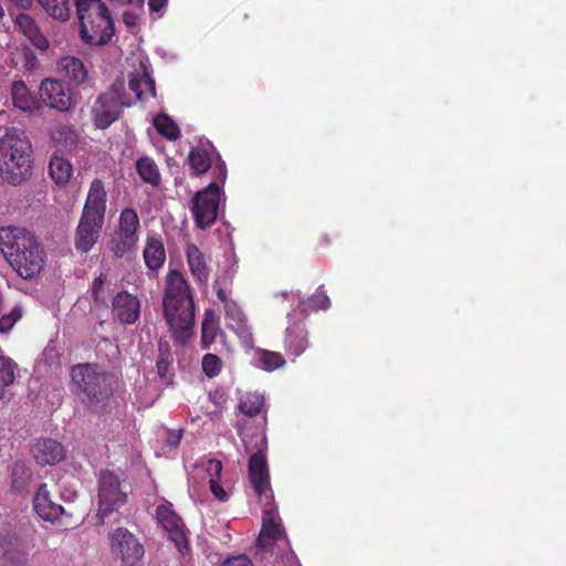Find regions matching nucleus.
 <instances>
[{
  "label": "nucleus",
  "mask_w": 566,
  "mask_h": 566,
  "mask_svg": "<svg viewBox=\"0 0 566 566\" xmlns=\"http://www.w3.org/2000/svg\"><path fill=\"white\" fill-rule=\"evenodd\" d=\"M30 451L34 461L41 467L54 465L61 462L66 454L61 442L48 437L34 439Z\"/></svg>",
  "instance_id": "14"
},
{
  "label": "nucleus",
  "mask_w": 566,
  "mask_h": 566,
  "mask_svg": "<svg viewBox=\"0 0 566 566\" xmlns=\"http://www.w3.org/2000/svg\"><path fill=\"white\" fill-rule=\"evenodd\" d=\"M224 305V313L226 316L234 321L235 323H241L243 318V313L240 308V306L229 297H227V301H221Z\"/></svg>",
  "instance_id": "43"
},
{
  "label": "nucleus",
  "mask_w": 566,
  "mask_h": 566,
  "mask_svg": "<svg viewBox=\"0 0 566 566\" xmlns=\"http://www.w3.org/2000/svg\"><path fill=\"white\" fill-rule=\"evenodd\" d=\"M73 172L70 161L60 156H53L49 163V174L56 185L69 182Z\"/></svg>",
  "instance_id": "29"
},
{
  "label": "nucleus",
  "mask_w": 566,
  "mask_h": 566,
  "mask_svg": "<svg viewBox=\"0 0 566 566\" xmlns=\"http://www.w3.org/2000/svg\"><path fill=\"white\" fill-rule=\"evenodd\" d=\"M222 369V360L218 355L206 354L202 357V370L207 377L213 378L220 374Z\"/></svg>",
  "instance_id": "40"
},
{
  "label": "nucleus",
  "mask_w": 566,
  "mask_h": 566,
  "mask_svg": "<svg viewBox=\"0 0 566 566\" xmlns=\"http://www.w3.org/2000/svg\"><path fill=\"white\" fill-rule=\"evenodd\" d=\"M219 205L220 186L218 182H211L205 189L196 192L190 202V210L199 229L206 230L214 223Z\"/></svg>",
  "instance_id": "10"
},
{
  "label": "nucleus",
  "mask_w": 566,
  "mask_h": 566,
  "mask_svg": "<svg viewBox=\"0 0 566 566\" xmlns=\"http://www.w3.org/2000/svg\"><path fill=\"white\" fill-rule=\"evenodd\" d=\"M154 126L157 132L168 140H177L180 137L178 125L167 114H158L154 118Z\"/></svg>",
  "instance_id": "34"
},
{
  "label": "nucleus",
  "mask_w": 566,
  "mask_h": 566,
  "mask_svg": "<svg viewBox=\"0 0 566 566\" xmlns=\"http://www.w3.org/2000/svg\"><path fill=\"white\" fill-rule=\"evenodd\" d=\"M11 486L17 492L27 490L31 478L32 471L23 461H15L10 469Z\"/></svg>",
  "instance_id": "30"
},
{
  "label": "nucleus",
  "mask_w": 566,
  "mask_h": 566,
  "mask_svg": "<svg viewBox=\"0 0 566 566\" xmlns=\"http://www.w3.org/2000/svg\"><path fill=\"white\" fill-rule=\"evenodd\" d=\"M33 506L39 516L45 521L57 520L64 512L62 505L52 501L45 483H42L33 499Z\"/></svg>",
  "instance_id": "20"
},
{
  "label": "nucleus",
  "mask_w": 566,
  "mask_h": 566,
  "mask_svg": "<svg viewBox=\"0 0 566 566\" xmlns=\"http://www.w3.org/2000/svg\"><path fill=\"white\" fill-rule=\"evenodd\" d=\"M310 347L308 331L305 319L291 323L284 333V349L294 358L301 356Z\"/></svg>",
  "instance_id": "16"
},
{
  "label": "nucleus",
  "mask_w": 566,
  "mask_h": 566,
  "mask_svg": "<svg viewBox=\"0 0 566 566\" xmlns=\"http://www.w3.org/2000/svg\"><path fill=\"white\" fill-rule=\"evenodd\" d=\"M13 24L15 30L22 33L35 49L44 52L50 48L48 38L41 31L35 19L28 14L27 11L15 14Z\"/></svg>",
  "instance_id": "17"
},
{
  "label": "nucleus",
  "mask_w": 566,
  "mask_h": 566,
  "mask_svg": "<svg viewBox=\"0 0 566 566\" xmlns=\"http://www.w3.org/2000/svg\"><path fill=\"white\" fill-rule=\"evenodd\" d=\"M233 275L229 271L219 274L213 282V291L219 301H227L232 293Z\"/></svg>",
  "instance_id": "37"
},
{
  "label": "nucleus",
  "mask_w": 566,
  "mask_h": 566,
  "mask_svg": "<svg viewBox=\"0 0 566 566\" xmlns=\"http://www.w3.org/2000/svg\"><path fill=\"white\" fill-rule=\"evenodd\" d=\"M247 452H251L249 459V481L253 491L261 502L273 500V491L270 484V473L265 457L266 438L264 434H256L248 441L242 438Z\"/></svg>",
  "instance_id": "7"
},
{
  "label": "nucleus",
  "mask_w": 566,
  "mask_h": 566,
  "mask_svg": "<svg viewBox=\"0 0 566 566\" xmlns=\"http://www.w3.org/2000/svg\"><path fill=\"white\" fill-rule=\"evenodd\" d=\"M214 171L218 172L217 178L221 181V184H224L226 178H227L226 164L223 161L222 163H218L216 165V167H214Z\"/></svg>",
  "instance_id": "47"
},
{
  "label": "nucleus",
  "mask_w": 566,
  "mask_h": 566,
  "mask_svg": "<svg viewBox=\"0 0 566 566\" xmlns=\"http://www.w3.org/2000/svg\"><path fill=\"white\" fill-rule=\"evenodd\" d=\"M156 518L163 528L169 533L179 552L181 554L188 552L189 544L185 533V524L181 517L172 510L170 503L157 506Z\"/></svg>",
  "instance_id": "12"
},
{
  "label": "nucleus",
  "mask_w": 566,
  "mask_h": 566,
  "mask_svg": "<svg viewBox=\"0 0 566 566\" xmlns=\"http://www.w3.org/2000/svg\"><path fill=\"white\" fill-rule=\"evenodd\" d=\"M124 23L128 27H134L137 21V15L130 12H125L123 14Z\"/></svg>",
  "instance_id": "49"
},
{
  "label": "nucleus",
  "mask_w": 566,
  "mask_h": 566,
  "mask_svg": "<svg viewBox=\"0 0 566 566\" xmlns=\"http://www.w3.org/2000/svg\"><path fill=\"white\" fill-rule=\"evenodd\" d=\"M128 86L135 93L137 99L156 95L155 81L146 70L130 74Z\"/></svg>",
  "instance_id": "26"
},
{
  "label": "nucleus",
  "mask_w": 566,
  "mask_h": 566,
  "mask_svg": "<svg viewBox=\"0 0 566 566\" xmlns=\"http://www.w3.org/2000/svg\"><path fill=\"white\" fill-rule=\"evenodd\" d=\"M71 378L88 406L105 403L113 396V378L105 368L91 363L74 365Z\"/></svg>",
  "instance_id": "6"
},
{
  "label": "nucleus",
  "mask_w": 566,
  "mask_h": 566,
  "mask_svg": "<svg viewBox=\"0 0 566 566\" xmlns=\"http://www.w3.org/2000/svg\"><path fill=\"white\" fill-rule=\"evenodd\" d=\"M181 440L180 433L170 432L168 437V443L172 447H177Z\"/></svg>",
  "instance_id": "50"
},
{
  "label": "nucleus",
  "mask_w": 566,
  "mask_h": 566,
  "mask_svg": "<svg viewBox=\"0 0 566 566\" xmlns=\"http://www.w3.org/2000/svg\"><path fill=\"white\" fill-rule=\"evenodd\" d=\"M11 97L14 107L23 112H33L39 108V101L30 93L23 81L12 83Z\"/></svg>",
  "instance_id": "25"
},
{
  "label": "nucleus",
  "mask_w": 566,
  "mask_h": 566,
  "mask_svg": "<svg viewBox=\"0 0 566 566\" xmlns=\"http://www.w3.org/2000/svg\"><path fill=\"white\" fill-rule=\"evenodd\" d=\"M220 331L219 321L212 311H207L201 324V339L200 345L202 349H209L216 342L217 335Z\"/></svg>",
  "instance_id": "28"
},
{
  "label": "nucleus",
  "mask_w": 566,
  "mask_h": 566,
  "mask_svg": "<svg viewBox=\"0 0 566 566\" xmlns=\"http://www.w3.org/2000/svg\"><path fill=\"white\" fill-rule=\"evenodd\" d=\"M223 566H253L251 559L245 555H239L237 557L228 558Z\"/></svg>",
  "instance_id": "45"
},
{
  "label": "nucleus",
  "mask_w": 566,
  "mask_h": 566,
  "mask_svg": "<svg viewBox=\"0 0 566 566\" xmlns=\"http://www.w3.org/2000/svg\"><path fill=\"white\" fill-rule=\"evenodd\" d=\"M187 263L191 274L199 284H207L209 271L203 253L196 244H188L186 249Z\"/></svg>",
  "instance_id": "24"
},
{
  "label": "nucleus",
  "mask_w": 566,
  "mask_h": 566,
  "mask_svg": "<svg viewBox=\"0 0 566 566\" xmlns=\"http://www.w3.org/2000/svg\"><path fill=\"white\" fill-rule=\"evenodd\" d=\"M7 2L9 3V11L11 15H13L11 9L28 11L33 6V0H7Z\"/></svg>",
  "instance_id": "44"
},
{
  "label": "nucleus",
  "mask_w": 566,
  "mask_h": 566,
  "mask_svg": "<svg viewBox=\"0 0 566 566\" xmlns=\"http://www.w3.org/2000/svg\"><path fill=\"white\" fill-rule=\"evenodd\" d=\"M263 503V518H262V530L260 541L264 538H270L271 541H277L283 537L284 528L279 516L277 510L273 503V500H270V504L266 501Z\"/></svg>",
  "instance_id": "21"
},
{
  "label": "nucleus",
  "mask_w": 566,
  "mask_h": 566,
  "mask_svg": "<svg viewBox=\"0 0 566 566\" xmlns=\"http://www.w3.org/2000/svg\"><path fill=\"white\" fill-rule=\"evenodd\" d=\"M139 217L135 209L125 208L120 211L118 226L109 241V249L116 258L132 252L138 242Z\"/></svg>",
  "instance_id": "9"
},
{
  "label": "nucleus",
  "mask_w": 566,
  "mask_h": 566,
  "mask_svg": "<svg viewBox=\"0 0 566 566\" xmlns=\"http://www.w3.org/2000/svg\"><path fill=\"white\" fill-rule=\"evenodd\" d=\"M42 101L59 112H67L73 104L72 90L62 81L54 78L42 80L39 88Z\"/></svg>",
  "instance_id": "13"
},
{
  "label": "nucleus",
  "mask_w": 566,
  "mask_h": 566,
  "mask_svg": "<svg viewBox=\"0 0 566 566\" xmlns=\"http://www.w3.org/2000/svg\"><path fill=\"white\" fill-rule=\"evenodd\" d=\"M103 284H104V279L102 275L99 277L95 279L92 284V296L95 298V301L98 300V293H99V290L102 289Z\"/></svg>",
  "instance_id": "46"
},
{
  "label": "nucleus",
  "mask_w": 566,
  "mask_h": 566,
  "mask_svg": "<svg viewBox=\"0 0 566 566\" xmlns=\"http://www.w3.org/2000/svg\"><path fill=\"white\" fill-rule=\"evenodd\" d=\"M259 361L262 368L266 371H273L282 368L286 363L282 354L268 349H261L259 352Z\"/></svg>",
  "instance_id": "38"
},
{
  "label": "nucleus",
  "mask_w": 566,
  "mask_h": 566,
  "mask_svg": "<svg viewBox=\"0 0 566 566\" xmlns=\"http://www.w3.org/2000/svg\"><path fill=\"white\" fill-rule=\"evenodd\" d=\"M132 488L122 476L111 470H102L97 480L98 524L119 523V509L127 503Z\"/></svg>",
  "instance_id": "5"
},
{
  "label": "nucleus",
  "mask_w": 566,
  "mask_h": 566,
  "mask_svg": "<svg viewBox=\"0 0 566 566\" xmlns=\"http://www.w3.org/2000/svg\"><path fill=\"white\" fill-rule=\"evenodd\" d=\"M17 364L8 356L0 355V399L4 397V390L15 379Z\"/></svg>",
  "instance_id": "35"
},
{
  "label": "nucleus",
  "mask_w": 566,
  "mask_h": 566,
  "mask_svg": "<svg viewBox=\"0 0 566 566\" xmlns=\"http://www.w3.org/2000/svg\"><path fill=\"white\" fill-rule=\"evenodd\" d=\"M136 170L142 180L153 187L159 186L161 175L155 160L148 156H143L136 161Z\"/></svg>",
  "instance_id": "27"
},
{
  "label": "nucleus",
  "mask_w": 566,
  "mask_h": 566,
  "mask_svg": "<svg viewBox=\"0 0 566 566\" xmlns=\"http://www.w3.org/2000/svg\"><path fill=\"white\" fill-rule=\"evenodd\" d=\"M163 314L174 338L181 344L186 343L195 324V300L188 281L178 270L167 273Z\"/></svg>",
  "instance_id": "2"
},
{
  "label": "nucleus",
  "mask_w": 566,
  "mask_h": 566,
  "mask_svg": "<svg viewBox=\"0 0 566 566\" xmlns=\"http://www.w3.org/2000/svg\"><path fill=\"white\" fill-rule=\"evenodd\" d=\"M123 82L113 85L99 94L92 106V117L97 128H107L118 119L122 107L125 105Z\"/></svg>",
  "instance_id": "11"
},
{
  "label": "nucleus",
  "mask_w": 566,
  "mask_h": 566,
  "mask_svg": "<svg viewBox=\"0 0 566 566\" xmlns=\"http://www.w3.org/2000/svg\"><path fill=\"white\" fill-rule=\"evenodd\" d=\"M106 201L107 192L105 185L101 179L95 178L90 185L81 216L88 217L97 221H104L106 214Z\"/></svg>",
  "instance_id": "15"
},
{
  "label": "nucleus",
  "mask_w": 566,
  "mask_h": 566,
  "mask_svg": "<svg viewBox=\"0 0 566 566\" xmlns=\"http://www.w3.org/2000/svg\"><path fill=\"white\" fill-rule=\"evenodd\" d=\"M172 361H174V359H172V355H171L170 350L169 349L163 350L160 348L159 356H158V359L156 363L157 373L160 378L167 377L168 370H169Z\"/></svg>",
  "instance_id": "42"
},
{
  "label": "nucleus",
  "mask_w": 566,
  "mask_h": 566,
  "mask_svg": "<svg viewBox=\"0 0 566 566\" xmlns=\"http://www.w3.org/2000/svg\"><path fill=\"white\" fill-rule=\"evenodd\" d=\"M82 40L90 45H104L114 35V22L102 0H75Z\"/></svg>",
  "instance_id": "4"
},
{
  "label": "nucleus",
  "mask_w": 566,
  "mask_h": 566,
  "mask_svg": "<svg viewBox=\"0 0 566 566\" xmlns=\"http://www.w3.org/2000/svg\"><path fill=\"white\" fill-rule=\"evenodd\" d=\"M113 558L122 566H137L144 558L145 548L139 538L126 527L118 526L108 533Z\"/></svg>",
  "instance_id": "8"
},
{
  "label": "nucleus",
  "mask_w": 566,
  "mask_h": 566,
  "mask_svg": "<svg viewBox=\"0 0 566 566\" xmlns=\"http://www.w3.org/2000/svg\"><path fill=\"white\" fill-rule=\"evenodd\" d=\"M221 470H222L221 461H219V460L209 461L208 471L213 472V473H211V479H210L211 492L213 493V495L217 499L224 501L227 499V493L223 490V488L219 484L218 480L214 478V476H220Z\"/></svg>",
  "instance_id": "39"
},
{
  "label": "nucleus",
  "mask_w": 566,
  "mask_h": 566,
  "mask_svg": "<svg viewBox=\"0 0 566 566\" xmlns=\"http://www.w3.org/2000/svg\"><path fill=\"white\" fill-rule=\"evenodd\" d=\"M331 306V300L323 287H318L307 300L300 302L298 307L302 313L310 311L327 310Z\"/></svg>",
  "instance_id": "33"
},
{
  "label": "nucleus",
  "mask_w": 566,
  "mask_h": 566,
  "mask_svg": "<svg viewBox=\"0 0 566 566\" xmlns=\"http://www.w3.org/2000/svg\"><path fill=\"white\" fill-rule=\"evenodd\" d=\"M114 317L122 324H134L139 318V300L126 291L119 292L113 301Z\"/></svg>",
  "instance_id": "18"
},
{
  "label": "nucleus",
  "mask_w": 566,
  "mask_h": 566,
  "mask_svg": "<svg viewBox=\"0 0 566 566\" xmlns=\"http://www.w3.org/2000/svg\"><path fill=\"white\" fill-rule=\"evenodd\" d=\"M188 160L197 176L206 174L211 167L209 154L201 148H192L189 153Z\"/></svg>",
  "instance_id": "36"
},
{
  "label": "nucleus",
  "mask_w": 566,
  "mask_h": 566,
  "mask_svg": "<svg viewBox=\"0 0 566 566\" xmlns=\"http://www.w3.org/2000/svg\"><path fill=\"white\" fill-rule=\"evenodd\" d=\"M167 3V0H148V6L151 11L159 12Z\"/></svg>",
  "instance_id": "48"
},
{
  "label": "nucleus",
  "mask_w": 566,
  "mask_h": 566,
  "mask_svg": "<svg viewBox=\"0 0 566 566\" xmlns=\"http://www.w3.org/2000/svg\"><path fill=\"white\" fill-rule=\"evenodd\" d=\"M0 252L23 280H31L44 266L46 253L38 238L24 228H0Z\"/></svg>",
  "instance_id": "1"
},
{
  "label": "nucleus",
  "mask_w": 566,
  "mask_h": 566,
  "mask_svg": "<svg viewBox=\"0 0 566 566\" xmlns=\"http://www.w3.org/2000/svg\"><path fill=\"white\" fill-rule=\"evenodd\" d=\"M144 1H145V0H137V3H138L139 6H142V4L144 3Z\"/></svg>",
  "instance_id": "52"
},
{
  "label": "nucleus",
  "mask_w": 566,
  "mask_h": 566,
  "mask_svg": "<svg viewBox=\"0 0 566 566\" xmlns=\"http://www.w3.org/2000/svg\"><path fill=\"white\" fill-rule=\"evenodd\" d=\"M4 15H6L4 9H3L2 4L0 3V20L3 19Z\"/></svg>",
  "instance_id": "51"
},
{
  "label": "nucleus",
  "mask_w": 566,
  "mask_h": 566,
  "mask_svg": "<svg viewBox=\"0 0 566 566\" xmlns=\"http://www.w3.org/2000/svg\"><path fill=\"white\" fill-rule=\"evenodd\" d=\"M32 146L24 132L10 127L0 138V176L11 185H21L32 174Z\"/></svg>",
  "instance_id": "3"
},
{
  "label": "nucleus",
  "mask_w": 566,
  "mask_h": 566,
  "mask_svg": "<svg viewBox=\"0 0 566 566\" xmlns=\"http://www.w3.org/2000/svg\"><path fill=\"white\" fill-rule=\"evenodd\" d=\"M45 13L59 21H67L71 14L70 0H38Z\"/></svg>",
  "instance_id": "32"
},
{
  "label": "nucleus",
  "mask_w": 566,
  "mask_h": 566,
  "mask_svg": "<svg viewBox=\"0 0 566 566\" xmlns=\"http://www.w3.org/2000/svg\"><path fill=\"white\" fill-rule=\"evenodd\" d=\"M103 226L104 221L81 216L75 233V248L77 251L88 252L97 241Z\"/></svg>",
  "instance_id": "19"
},
{
  "label": "nucleus",
  "mask_w": 566,
  "mask_h": 566,
  "mask_svg": "<svg viewBox=\"0 0 566 566\" xmlns=\"http://www.w3.org/2000/svg\"><path fill=\"white\" fill-rule=\"evenodd\" d=\"M143 256L146 266L151 271H157L164 265L166 261V250L159 235H147Z\"/></svg>",
  "instance_id": "22"
},
{
  "label": "nucleus",
  "mask_w": 566,
  "mask_h": 566,
  "mask_svg": "<svg viewBox=\"0 0 566 566\" xmlns=\"http://www.w3.org/2000/svg\"><path fill=\"white\" fill-rule=\"evenodd\" d=\"M128 2H129V3H133V2H134V0H128Z\"/></svg>",
  "instance_id": "53"
},
{
  "label": "nucleus",
  "mask_w": 566,
  "mask_h": 566,
  "mask_svg": "<svg viewBox=\"0 0 566 566\" xmlns=\"http://www.w3.org/2000/svg\"><path fill=\"white\" fill-rule=\"evenodd\" d=\"M57 70L75 85L83 84L88 76L87 69L82 60L71 55H65L59 59Z\"/></svg>",
  "instance_id": "23"
},
{
  "label": "nucleus",
  "mask_w": 566,
  "mask_h": 566,
  "mask_svg": "<svg viewBox=\"0 0 566 566\" xmlns=\"http://www.w3.org/2000/svg\"><path fill=\"white\" fill-rule=\"evenodd\" d=\"M21 317L22 310L20 306H14L9 314H4L0 317V332H9Z\"/></svg>",
  "instance_id": "41"
},
{
  "label": "nucleus",
  "mask_w": 566,
  "mask_h": 566,
  "mask_svg": "<svg viewBox=\"0 0 566 566\" xmlns=\"http://www.w3.org/2000/svg\"><path fill=\"white\" fill-rule=\"evenodd\" d=\"M264 397L256 392H248L244 395L238 405V410L250 418H253L264 410Z\"/></svg>",
  "instance_id": "31"
}]
</instances>
